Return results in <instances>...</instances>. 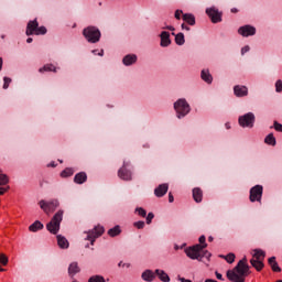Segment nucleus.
I'll return each instance as SVG.
<instances>
[{"instance_id":"1","label":"nucleus","mask_w":282,"mask_h":282,"mask_svg":"<svg viewBox=\"0 0 282 282\" xmlns=\"http://www.w3.org/2000/svg\"><path fill=\"white\" fill-rule=\"evenodd\" d=\"M248 274H250V265H248V259L246 257L226 273L227 279L231 282H246Z\"/></svg>"},{"instance_id":"2","label":"nucleus","mask_w":282,"mask_h":282,"mask_svg":"<svg viewBox=\"0 0 282 282\" xmlns=\"http://www.w3.org/2000/svg\"><path fill=\"white\" fill-rule=\"evenodd\" d=\"M65 212L59 209L46 225V229L51 235H58V230H61V221H63V215Z\"/></svg>"},{"instance_id":"3","label":"nucleus","mask_w":282,"mask_h":282,"mask_svg":"<svg viewBox=\"0 0 282 282\" xmlns=\"http://www.w3.org/2000/svg\"><path fill=\"white\" fill-rule=\"evenodd\" d=\"M174 110L178 119L186 118L191 113V105L185 98H181L174 102Z\"/></svg>"},{"instance_id":"4","label":"nucleus","mask_w":282,"mask_h":282,"mask_svg":"<svg viewBox=\"0 0 282 282\" xmlns=\"http://www.w3.org/2000/svg\"><path fill=\"white\" fill-rule=\"evenodd\" d=\"M25 33H26V36H32V34L40 36L41 34H47V29L45 26H39V21L31 20L26 25Z\"/></svg>"},{"instance_id":"5","label":"nucleus","mask_w":282,"mask_h":282,"mask_svg":"<svg viewBox=\"0 0 282 282\" xmlns=\"http://www.w3.org/2000/svg\"><path fill=\"white\" fill-rule=\"evenodd\" d=\"M83 35L85 36L88 43H98L100 41V30L96 26H88L83 30Z\"/></svg>"},{"instance_id":"6","label":"nucleus","mask_w":282,"mask_h":282,"mask_svg":"<svg viewBox=\"0 0 282 282\" xmlns=\"http://www.w3.org/2000/svg\"><path fill=\"white\" fill-rule=\"evenodd\" d=\"M208 248V245H195L185 250V253L189 259L202 261V250Z\"/></svg>"},{"instance_id":"7","label":"nucleus","mask_w":282,"mask_h":282,"mask_svg":"<svg viewBox=\"0 0 282 282\" xmlns=\"http://www.w3.org/2000/svg\"><path fill=\"white\" fill-rule=\"evenodd\" d=\"M40 208L46 213V215H50V213H54V210L57 209L58 206H61V203H58V199H52L50 202L46 200H40Z\"/></svg>"},{"instance_id":"8","label":"nucleus","mask_w":282,"mask_h":282,"mask_svg":"<svg viewBox=\"0 0 282 282\" xmlns=\"http://www.w3.org/2000/svg\"><path fill=\"white\" fill-rule=\"evenodd\" d=\"M254 120H256L254 113L248 112L243 116H240L238 119V122H239L240 127H242L245 129L246 128L252 129V127H254Z\"/></svg>"},{"instance_id":"9","label":"nucleus","mask_w":282,"mask_h":282,"mask_svg":"<svg viewBox=\"0 0 282 282\" xmlns=\"http://www.w3.org/2000/svg\"><path fill=\"white\" fill-rule=\"evenodd\" d=\"M105 234V227L102 226H96L94 229H91L90 231H88L87 235V240L90 241L91 246H94L96 239H98V237H101V235Z\"/></svg>"},{"instance_id":"10","label":"nucleus","mask_w":282,"mask_h":282,"mask_svg":"<svg viewBox=\"0 0 282 282\" xmlns=\"http://www.w3.org/2000/svg\"><path fill=\"white\" fill-rule=\"evenodd\" d=\"M261 197H263V186L256 185L250 189V202H261Z\"/></svg>"},{"instance_id":"11","label":"nucleus","mask_w":282,"mask_h":282,"mask_svg":"<svg viewBox=\"0 0 282 282\" xmlns=\"http://www.w3.org/2000/svg\"><path fill=\"white\" fill-rule=\"evenodd\" d=\"M127 166H129V163L124 161L122 167L118 171V177L124 182H131L132 173L127 169Z\"/></svg>"},{"instance_id":"12","label":"nucleus","mask_w":282,"mask_h":282,"mask_svg":"<svg viewBox=\"0 0 282 282\" xmlns=\"http://www.w3.org/2000/svg\"><path fill=\"white\" fill-rule=\"evenodd\" d=\"M206 14L212 20V23H221V12L215 7L206 9Z\"/></svg>"},{"instance_id":"13","label":"nucleus","mask_w":282,"mask_h":282,"mask_svg":"<svg viewBox=\"0 0 282 282\" xmlns=\"http://www.w3.org/2000/svg\"><path fill=\"white\" fill-rule=\"evenodd\" d=\"M238 34L245 37L254 36L257 34V29L250 24H247L238 29Z\"/></svg>"},{"instance_id":"14","label":"nucleus","mask_w":282,"mask_h":282,"mask_svg":"<svg viewBox=\"0 0 282 282\" xmlns=\"http://www.w3.org/2000/svg\"><path fill=\"white\" fill-rule=\"evenodd\" d=\"M160 39H161V47H169V45H171V33H169L167 31H162L160 34Z\"/></svg>"},{"instance_id":"15","label":"nucleus","mask_w":282,"mask_h":282,"mask_svg":"<svg viewBox=\"0 0 282 282\" xmlns=\"http://www.w3.org/2000/svg\"><path fill=\"white\" fill-rule=\"evenodd\" d=\"M122 63H123V65H126V67H129L131 65H135V63H138V55L128 54L122 58Z\"/></svg>"},{"instance_id":"16","label":"nucleus","mask_w":282,"mask_h":282,"mask_svg":"<svg viewBox=\"0 0 282 282\" xmlns=\"http://www.w3.org/2000/svg\"><path fill=\"white\" fill-rule=\"evenodd\" d=\"M234 94L237 98H243V96H248V87L237 85L234 87Z\"/></svg>"},{"instance_id":"17","label":"nucleus","mask_w":282,"mask_h":282,"mask_svg":"<svg viewBox=\"0 0 282 282\" xmlns=\"http://www.w3.org/2000/svg\"><path fill=\"white\" fill-rule=\"evenodd\" d=\"M166 193H169V184H166V183L159 185L154 189V195L156 197H164V195H166Z\"/></svg>"},{"instance_id":"18","label":"nucleus","mask_w":282,"mask_h":282,"mask_svg":"<svg viewBox=\"0 0 282 282\" xmlns=\"http://www.w3.org/2000/svg\"><path fill=\"white\" fill-rule=\"evenodd\" d=\"M141 279H143L147 282H153L155 281V271L151 269H147L145 271L142 272Z\"/></svg>"},{"instance_id":"19","label":"nucleus","mask_w":282,"mask_h":282,"mask_svg":"<svg viewBox=\"0 0 282 282\" xmlns=\"http://www.w3.org/2000/svg\"><path fill=\"white\" fill-rule=\"evenodd\" d=\"M155 276H158L160 279V281L162 282H171V278L169 276V274L166 273V271L162 270V269H156L154 271Z\"/></svg>"},{"instance_id":"20","label":"nucleus","mask_w":282,"mask_h":282,"mask_svg":"<svg viewBox=\"0 0 282 282\" xmlns=\"http://www.w3.org/2000/svg\"><path fill=\"white\" fill-rule=\"evenodd\" d=\"M78 272H80V267H78V262L70 263L68 267L69 278L74 279V276H76V274H78Z\"/></svg>"},{"instance_id":"21","label":"nucleus","mask_w":282,"mask_h":282,"mask_svg":"<svg viewBox=\"0 0 282 282\" xmlns=\"http://www.w3.org/2000/svg\"><path fill=\"white\" fill-rule=\"evenodd\" d=\"M57 246L63 250H67L69 248V241L62 235H57Z\"/></svg>"},{"instance_id":"22","label":"nucleus","mask_w":282,"mask_h":282,"mask_svg":"<svg viewBox=\"0 0 282 282\" xmlns=\"http://www.w3.org/2000/svg\"><path fill=\"white\" fill-rule=\"evenodd\" d=\"M75 184H85L87 182V173L79 172L74 177Z\"/></svg>"},{"instance_id":"23","label":"nucleus","mask_w":282,"mask_h":282,"mask_svg":"<svg viewBox=\"0 0 282 282\" xmlns=\"http://www.w3.org/2000/svg\"><path fill=\"white\" fill-rule=\"evenodd\" d=\"M202 80L207 83V85H210L213 83V75H210V70L203 69L200 73Z\"/></svg>"},{"instance_id":"24","label":"nucleus","mask_w":282,"mask_h":282,"mask_svg":"<svg viewBox=\"0 0 282 282\" xmlns=\"http://www.w3.org/2000/svg\"><path fill=\"white\" fill-rule=\"evenodd\" d=\"M203 197H204V193L202 192V188L195 187V188L193 189V198H194V200H195L197 204H199V203L202 202Z\"/></svg>"},{"instance_id":"25","label":"nucleus","mask_w":282,"mask_h":282,"mask_svg":"<svg viewBox=\"0 0 282 282\" xmlns=\"http://www.w3.org/2000/svg\"><path fill=\"white\" fill-rule=\"evenodd\" d=\"M268 261L273 272H281V267H279V262H276V257H271Z\"/></svg>"},{"instance_id":"26","label":"nucleus","mask_w":282,"mask_h":282,"mask_svg":"<svg viewBox=\"0 0 282 282\" xmlns=\"http://www.w3.org/2000/svg\"><path fill=\"white\" fill-rule=\"evenodd\" d=\"M250 263L258 272H261L264 268L263 260H256L254 258H252L250 260Z\"/></svg>"},{"instance_id":"27","label":"nucleus","mask_w":282,"mask_h":282,"mask_svg":"<svg viewBox=\"0 0 282 282\" xmlns=\"http://www.w3.org/2000/svg\"><path fill=\"white\" fill-rule=\"evenodd\" d=\"M44 226L41 221L35 220L30 227V232H39V230H43Z\"/></svg>"},{"instance_id":"28","label":"nucleus","mask_w":282,"mask_h":282,"mask_svg":"<svg viewBox=\"0 0 282 282\" xmlns=\"http://www.w3.org/2000/svg\"><path fill=\"white\" fill-rule=\"evenodd\" d=\"M253 252V259L256 261H263L265 259V251L261 249H254Z\"/></svg>"},{"instance_id":"29","label":"nucleus","mask_w":282,"mask_h":282,"mask_svg":"<svg viewBox=\"0 0 282 282\" xmlns=\"http://www.w3.org/2000/svg\"><path fill=\"white\" fill-rule=\"evenodd\" d=\"M183 21L188 25H195V15H193V13H184Z\"/></svg>"},{"instance_id":"30","label":"nucleus","mask_w":282,"mask_h":282,"mask_svg":"<svg viewBox=\"0 0 282 282\" xmlns=\"http://www.w3.org/2000/svg\"><path fill=\"white\" fill-rule=\"evenodd\" d=\"M264 142L270 147H276V138H274L273 133L268 134L264 139Z\"/></svg>"},{"instance_id":"31","label":"nucleus","mask_w":282,"mask_h":282,"mask_svg":"<svg viewBox=\"0 0 282 282\" xmlns=\"http://www.w3.org/2000/svg\"><path fill=\"white\" fill-rule=\"evenodd\" d=\"M120 232H122V230H120V226H118V225L108 230L109 237H118V235H120Z\"/></svg>"},{"instance_id":"32","label":"nucleus","mask_w":282,"mask_h":282,"mask_svg":"<svg viewBox=\"0 0 282 282\" xmlns=\"http://www.w3.org/2000/svg\"><path fill=\"white\" fill-rule=\"evenodd\" d=\"M176 45H184L186 43V40L184 37V33H177L174 39Z\"/></svg>"},{"instance_id":"33","label":"nucleus","mask_w":282,"mask_h":282,"mask_svg":"<svg viewBox=\"0 0 282 282\" xmlns=\"http://www.w3.org/2000/svg\"><path fill=\"white\" fill-rule=\"evenodd\" d=\"M40 74H43V72H56V68L53 64H46L42 68L39 69Z\"/></svg>"},{"instance_id":"34","label":"nucleus","mask_w":282,"mask_h":282,"mask_svg":"<svg viewBox=\"0 0 282 282\" xmlns=\"http://www.w3.org/2000/svg\"><path fill=\"white\" fill-rule=\"evenodd\" d=\"M74 175V170L70 167H66L64 171L61 173V177H72Z\"/></svg>"},{"instance_id":"35","label":"nucleus","mask_w":282,"mask_h":282,"mask_svg":"<svg viewBox=\"0 0 282 282\" xmlns=\"http://www.w3.org/2000/svg\"><path fill=\"white\" fill-rule=\"evenodd\" d=\"M221 259H225L227 263H235V253H229L227 256H220Z\"/></svg>"},{"instance_id":"36","label":"nucleus","mask_w":282,"mask_h":282,"mask_svg":"<svg viewBox=\"0 0 282 282\" xmlns=\"http://www.w3.org/2000/svg\"><path fill=\"white\" fill-rule=\"evenodd\" d=\"M88 282H105V278L102 275H93L89 278Z\"/></svg>"},{"instance_id":"37","label":"nucleus","mask_w":282,"mask_h":282,"mask_svg":"<svg viewBox=\"0 0 282 282\" xmlns=\"http://www.w3.org/2000/svg\"><path fill=\"white\" fill-rule=\"evenodd\" d=\"M10 182V178H8V175H0V186H6Z\"/></svg>"},{"instance_id":"38","label":"nucleus","mask_w":282,"mask_h":282,"mask_svg":"<svg viewBox=\"0 0 282 282\" xmlns=\"http://www.w3.org/2000/svg\"><path fill=\"white\" fill-rule=\"evenodd\" d=\"M135 213L140 216V217H147V209L142 208V207H137L135 208Z\"/></svg>"},{"instance_id":"39","label":"nucleus","mask_w":282,"mask_h":282,"mask_svg":"<svg viewBox=\"0 0 282 282\" xmlns=\"http://www.w3.org/2000/svg\"><path fill=\"white\" fill-rule=\"evenodd\" d=\"M8 256H6L4 253H0V263L1 265H8Z\"/></svg>"},{"instance_id":"40","label":"nucleus","mask_w":282,"mask_h":282,"mask_svg":"<svg viewBox=\"0 0 282 282\" xmlns=\"http://www.w3.org/2000/svg\"><path fill=\"white\" fill-rule=\"evenodd\" d=\"M133 226H134V228H138V230H142L144 228L145 224H144V221L139 220V221L133 223Z\"/></svg>"},{"instance_id":"41","label":"nucleus","mask_w":282,"mask_h":282,"mask_svg":"<svg viewBox=\"0 0 282 282\" xmlns=\"http://www.w3.org/2000/svg\"><path fill=\"white\" fill-rule=\"evenodd\" d=\"M3 82H4V84H3V89H8V87H10V84L12 83V78H10V77H4V78H3Z\"/></svg>"},{"instance_id":"42","label":"nucleus","mask_w":282,"mask_h":282,"mask_svg":"<svg viewBox=\"0 0 282 282\" xmlns=\"http://www.w3.org/2000/svg\"><path fill=\"white\" fill-rule=\"evenodd\" d=\"M275 91L278 94H281V91H282V80L281 79L276 80V83H275Z\"/></svg>"},{"instance_id":"43","label":"nucleus","mask_w":282,"mask_h":282,"mask_svg":"<svg viewBox=\"0 0 282 282\" xmlns=\"http://www.w3.org/2000/svg\"><path fill=\"white\" fill-rule=\"evenodd\" d=\"M273 127L275 131H279L280 133H282V124L279 123V121H274Z\"/></svg>"},{"instance_id":"44","label":"nucleus","mask_w":282,"mask_h":282,"mask_svg":"<svg viewBox=\"0 0 282 282\" xmlns=\"http://www.w3.org/2000/svg\"><path fill=\"white\" fill-rule=\"evenodd\" d=\"M155 217V215L153 213H149L147 216V224H151L153 221V218Z\"/></svg>"},{"instance_id":"45","label":"nucleus","mask_w":282,"mask_h":282,"mask_svg":"<svg viewBox=\"0 0 282 282\" xmlns=\"http://www.w3.org/2000/svg\"><path fill=\"white\" fill-rule=\"evenodd\" d=\"M212 254L208 252V250H202V259H210Z\"/></svg>"},{"instance_id":"46","label":"nucleus","mask_w":282,"mask_h":282,"mask_svg":"<svg viewBox=\"0 0 282 282\" xmlns=\"http://www.w3.org/2000/svg\"><path fill=\"white\" fill-rule=\"evenodd\" d=\"M182 14H183L182 10H176L174 17L175 19H177V21H180V19H182Z\"/></svg>"},{"instance_id":"47","label":"nucleus","mask_w":282,"mask_h":282,"mask_svg":"<svg viewBox=\"0 0 282 282\" xmlns=\"http://www.w3.org/2000/svg\"><path fill=\"white\" fill-rule=\"evenodd\" d=\"M198 241H199L200 246H204V245L208 246V243H206V236H200Z\"/></svg>"},{"instance_id":"48","label":"nucleus","mask_w":282,"mask_h":282,"mask_svg":"<svg viewBox=\"0 0 282 282\" xmlns=\"http://www.w3.org/2000/svg\"><path fill=\"white\" fill-rule=\"evenodd\" d=\"M248 52H250V46H243L242 48H241V54L243 55V54H246V53H248Z\"/></svg>"},{"instance_id":"49","label":"nucleus","mask_w":282,"mask_h":282,"mask_svg":"<svg viewBox=\"0 0 282 282\" xmlns=\"http://www.w3.org/2000/svg\"><path fill=\"white\" fill-rule=\"evenodd\" d=\"M215 274H216V279H218V281H224V275H221V273L216 271Z\"/></svg>"},{"instance_id":"50","label":"nucleus","mask_w":282,"mask_h":282,"mask_svg":"<svg viewBox=\"0 0 282 282\" xmlns=\"http://www.w3.org/2000/svg\"><path fill=\"white\" fill-rule=\"evenodd\" d=\"M162 30H170L171 32H175V26L167 25L163 26Z\"/></svg>"},{"instance_id":"51","label":"nucleus","mask_w":282,"mask_h":282,"mask_svg":"<svg viewBox=\"0 0 282 282\" xmlns=\"http://www.w3.org/2000/svg\"><path fill=\"white\" fill-rule=\"evenodd\" d=\"M182 30H186L187 32H191V28L188 25H186L185 23H183L181 25Z\"/></svg>"},{"instance_id":"52","label":"nucleus","mask_w":282,"mask_h":282,"mask_svg":"<svg viewBox=\"0 0 282 282\" xmlns=\"http://www.w3.org/2000/svg\"><path fill=\"white\" fill-rule=\"evenodd\" d=\"M169 202L170 204H173V202H175V198L173 197L172 193L169 194Z\"/></svg>"},{"instance_id":"53","label":"nucleus","mask_w":282,"mask_h":282,"mask_svg":"<svg viewBox=\"0 0 282 282\" xmlns=\"http://www.w3.org/2000/svg\"><path fill=\"white\" fill-rule=\"evenodd\" d=\"M6 193H8V188L1 187V188H0V195H3V194H6Z\"/></svg>"},{"instance_id":"54","label":"nucleus","mask_w":282,"mask_h":282,"mask_svg":"<svg viewBox=\"0 0 282 282\" xmlns=\"http://www.w3.org/2000/svg\"><path fill=\"white\" fill-rule=\"evenodd\" d=\"M3 69V58L0 57V72Z\"/></svg>"},{"instance_id":"55","label":"nucleus","mask_w":282,"mask_h":282,"mask_svg":"<svg viewBox=\"0 0 282 282\" xmlns=\"http://www.w3.org/2000/svg\"><path fill=\"white\" fill-rule=\"evenodd\" d=\"M122 268H131V263H123Z\"/></svg>"},{"instance_id":"56","label":"nucleus","mask_w":282,"mask_h":282,"mask_svg":"<svg viewBox=\"0 0 282 282\" xmlns=\"http://www.w3.org/2000/svg\"><path fill=\"white\" fill-rule=\"evenodd\" d=\"M98 56H105V50H101V51L98 53Z\"/></svg>"},{"instance_id":"57","label":"nucleus","mask_w":282,"mask_h":282,"mask_svg":"<svg viewBox=\"0 0 282 282\" xmlns=\"http://www.w3.org/2000/svg\"><path fill=\"white\" fill-rule=\"evenodd\" d=\"M205 282H217V280H214V279H207V280H205Z\"/></svg>"},{"instance_id":"58","label":"nucleus","mask_w":282,"mask_h":282,"mask_svg":"<svg viewBox=\"0 0 282 282\" xmlns=\"http://www.w3.org/2000/svg\"><path fill=\"white\" fill-rule=\"evenodd\" d=\"M48 166H52L53 169H56V165L54 164V162L50 163Z\"/></svg>"},{"instance_id":"59","label":"nucleus","mask_w":282,"mask_h":282,"mask_svg":"<svg viewBox=\"0 0 282 282\" xmlns=\"http://www.w3.org/2000/svg\"><path fill=\"white\" fill-rule=\"evenodd\" d=\"M231 12L235 14V13H237L239 11L237 10V8H234V9H231Z\"/></svg>"},{"instance_id":"60","label":"nucleus","mask_w":282,"mask_h":282,"mask_svg":"<svg viewBox=\"0 0 282 282\" xmlns=\"http://www.w3.org/2000/svg\"><path fill=\"white\" fill-rule=\"evenodd\" d=\"M122 265H124V263H123L122 261H120V262L118 263V267H119V268H122Z\"/></svg>"},{"instance_id":"61","label":"nucleus","mask_w":282,"mask_h":282,"mask_svg":"<svg viewBox=\"0 0 282 282\" xmlns=\"http://www.w3.org/2000/svg\"><path fill=\"white\" fill-rule=\"evenodd\" d=\"M32 37L26 39V43H32Z\"/></svg>"},{"instance_id":"62","label":"nucleus","mask_w":282,"mask_h":282,"mask_svg":"<svg viewBox=\"0 0 282 282\" xmlns=\"http://www.w3.org/2000/svg\"><path fill=\"white\" fill-rule=\"evenodd\" d=\"M226 129H230V123L225 124Z\"/></svg>"},{"instance_id":"63","label":"nucleus","mask_w":282,"mask_h":282,"mask_svg":"<svg viewBox=\"0 0 282 282\" xmlns=\"http://www.w3.org/2000/svg\"><path fill=\"white\" fill-rule=\"evenodd\" d=\"M93 53L94 54H98V50H93Z\"/></svg>"},{"instance_id":"64","label":"nucleus","mask_w":282,"mask_h":282,"mask_svg":"<svg viewBox=\"0 0 282 282\" xmlns=\"http://www.w3.org/2000/svg\"><path fill=\"white\" fill-rule=\"evenodd\" d=\"M208 241H213V236H209V237H208Z\"/></svg>"}]
</instances>
